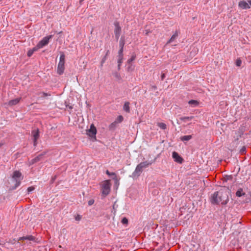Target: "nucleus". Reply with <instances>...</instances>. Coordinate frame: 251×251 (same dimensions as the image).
Segmentation results:
<instances>
[{"mask_svg": "<svg viewBox=\"0 0 251 251\" xmlns=\"http://www.w3.org/2000/svg\"><path fill=\"white\" fill-rule=\"evenodd\" d=\"M228 194V192L227 190L216 191L211 195L210 202L214 205H218L220 202L223 205H226L229 201Z\"/></svg>", "mask_w": 251, "mask_h": 251, "instance_id": "1", "label": "nucleus"}, {"mask_svg": "<svg viewBox=\"0 0 251 251\" xmlns=\"http://www.w3.org/2000/svg\"><path fill=\"white\" fill-rule=\"evenodd\" d=\"M153 162V161H152L150 162L146 161L141 162L136 166L135 170L132 174L131 176L133 178L138 177L140 176L143 170L151 165Z\"/></svg>", "mask_w": 251, "mask_h": 251, "instance_id": "2", "label": "nucleus"}, {"mask_svg": "<svg viewBox=\"0 0 251 251\" xmlns=\"http://www.w3.org/2000/svg\"><path fill=\"white\" fill-rule=\"evenodd\" d=\"M23 179L22 173L18 171H15L12 176V181L15 184L11 188V190L16 189L19 186L21 183V180Z\"/></svg>", "mask_w": 251, "mask_h": 251, "instance_id": "3", "label": "nucleus"}, {"mask_svg": "<svg viewBox=\"0 0 251 251\" xmlns=\"http://www.w3.org/2000/svg\"><path fill=\"white\" fill-rule=\"evenodd\" d=\"M111 184L109 180L103 181L101 184V196L105 198L110 191Z\"/></svg>", "mask_w": 251, "mask_h": 251, "instance_id": "4", "label": "nucleus"}, {"mask_svg": "<svg viewBox=\"0 0 251 251\" xmlns=\"http://www.w3.org/2000/svg\"><path fill=\"white\" fill-rule=\"evenodd\" d=\"M86 133L93 141L96 140L97 129L93 124L91 125L90 128L87 130Z\"/></svg>", "mask_w": 251, "mask_h": 251, "instance_id": "5", "label": "nucleus"}, {"mask_svg": "<svg viewBox=\"0 0 251 251\" xmlns=\"http://www.w3.org/2000/svg\"><path fill=\"white\" fill-rule=\"evenodd\" d=\"M31 135L33 137V146L36 147L37 145V140L40 137V131L38 128L31 131Z\"/></svg>", "mask_w": 251, "mask_h": 251, "instance_id": "6", "label": "nucleus"}, {"mask_svg": "<svg viewBox=\"0 0 251 251\" xmlns=\"http://www.w3.org/2000/svg\"><path fill=\"white\" fill-rule=\"evenodd\" d=\"M53 35H50L44 37L38 44V47H40L41 48L44 46L47 45L50 39H52Z\"/></svg>", "mask_w": 251, "mask_h": 251, "instance_id": "7", "label": "nucleus"}, {"mask_svg": "<svg viewBox=\"0 0 251 251\" xmlns=\"http://www.w3.org/2000/svg\"><path fill=\"white\" fill-rule=\"evenodd\" d=\"M172 157L174 159V161L178 163L181 164L184 161V159L182 157H181V156L176 151H174L173 152Z\"/></svg>", "mask_w": 251, "mask_h": 251, "instance_id": "8", "label": "nucleus"}, {"mask_svg": "<svg viewBox=\"0 0 251 251\" xmlns=\"http://www.w3.org/2000/svg\"><path fill=\"white\" fill-rule=\"evenodd\" d=\"M239 6L243 9H247L250 8L251 6L248 2L244 0L240 1L238 4Z\"/></svg>", "mask_w": 251, "mask_h": 251, "instance_id": "9", "label": "nucleus"}, {"mask_svg": "<svg viewBox=\"0 0 251 251\" xmlns=\"http://www.w3.org/2000/svg\"><path fill=\"white\" fill-rule=\"evenodd\" d=\"M45 154H46V152H44L40 153V154L37 155L36 157H35L34 158H33L31 160V163L33 164H34V163H37L38 161H40L42 159L43 156Z\"/></svg>", "mask_w": 251, "mask_h": 251, "instance_id": "10", "label": "nucleus"}, {"mask_svg": "<svg viewBox=\"0 0 251 251\" xmlns=\"http://www.w3.org/2000/svg\"><path fill=\"white\" fill-rule=\"evenodd\" d=\"M25 240L36 242V238L34 236L31 235H28L25 236L20 237L19 239V240L20 241Z\"/></svg>", "mask_w": 251, "mask_h": 251, "instance_id": "11", "label": "nucleus"}, {"mask_svg": "<svg viewBox=\"0 0 251 251\" xmlns=\"http://www.w3.org/2000/svg\"><path fill=\"white\" fill-rule=\"evenodd\" d=\"M178 33L177 31H176V32L174 33V34L172 36L171 38L168 41V42L166 43V45H168L173 41H174L178 37Z\"/></svg>", "mask_w": 251, "mask_h": 251, "instance_id": "12", "label": "nucleus"}, {"mask_svg": "<svg viewBox=\"0 0 251 251\" xmlns=\"http://www.w3.org/2000/svg\"><path fill=\"white\" fill-rule=\"evenodd\" d=\"M65 69V66L63 64H58L57 66V73L59 75L63 74Z\"/></svg>", "mask_w": 251, "mask_h": 251, "instance_id": "13", "label": "nucleus"}, {"mask_svg": "<svg viewBox=\"0 0 251 251\" xmlns=\"http://www.w3.org/2000/svg\"><path fill=\"white\" fill-rule=\"evenodd\" d=\"M21 98H16L12 100H10L8 102V105L9 106H13L18 104L20 101Z\"/></svg>", "mask_w": 251, "mask_h": 251, "instance_id": "14", "label": "nucleus"}, {"mask_svg": "<svg viewBox=\"0 0 251 251\" xmlns=\"http://www.w3.org/2000/svg\"><path fill=\"white\" fill-rule=\"evenodd\" d=\"M115 25V29L114 33L115 34H121V28L120 26L119 23L118 22H115L114 23Z\"/></svg>", "mask_w": 251, "mask_h": 251, "instance_id": "15", "label": "nucleus"}, {"mask_svg": "<svg viewBox=\"0 0 251 251\" xmlns=\"http://www.w3.org/2000/svg\"><path fill=\"white\" fill-rule=\"evenodd\" d=\"M192 138V136L191 135L183 136L180 137V140L183 141V142H185V141H188L191 140Z\"/></svg>", "mask_w": 251, "mask_h": 251, "instance_id": "16", "label": "nucleus"}, {"mask_svg": "<svg viewBox=\"0 0 251 251\" xmlns=\"http://www.w3.org/2000/svg\"><path fill=\"white\" fill-rule=\"evenodd\" d=\"M65 55L63 52H61L60 56L59 62L58 64L64 65L65 64Z\"/></svg>", "mask_w": 251, "mask_h": 251, "instance_id": "17", "label": "nucleus"}, {"mask_svg": "<svg viewBox=\"0 0 251 251\" xmlns=\"http://www.w3.org/2000/svg\"><path fill=\"white\" fill-rule=\"evenodd\" d=\"M130 103L128 101H126L123 106L124 110L127 112L129 113L130 112V107H129Z\"/></svg>", "mask_w": 251, "mask_h": 251, "instance_id": "18", "label": "nucleus"}, {"mask_svg": "<svg viewBox=\"0 0 251 251\" xmlns=\"http://www.w3.org/2000/svg\"><path fill=\"white\" fill-rule=\"evenodd\" d=\"M245 195V193L243 192V189L239 188L236 193V196L238 197Z\"/></svg>", "mask_w": 251, "mask_h": 251, "instance_id": "19", "label": "nucleus"}, {"mask_svg": "<svg viewBox=\"0 0 251 251\" xmlns=\"http://www.w3.org/2000/svg\"><path fill=\"white\" fill-rule=\"evenodd\" d=\"M117 126V121H114L109 126V129L111 130H114Z\"/></svg>", "mask_w": 251, "mask_h": 251, "instance_id": "20", "label": "nucleus"}, {"mask_svg": "<svg viewBox=\"0 0 251 251\" xmlns=\"http://www.w3.org/2000/svg\"><path fill=\"white\" fill-rule=\"evenodd\" d=\"M193 118V116H186L180 117L179 119L182 121L186 122L187 121L191 120Z\"/></svg>", "mask_w": 251, "mask_h": 251, "instance_id": "21", "label": "nucleus"}, {"mask_svg": "<svg viewBox=\"0 0 251 251\" xmlns=\"http://www.w3.org/2000/svg\"><path fill=\"white\" fill-rule=\"evenodd\" d=\"M125 44V39L124 37H122L120 39V42H119V46H120V49H123L124 50V47Z\"/></svg>", "mask_w": 251, "mask_h": 251, "instance_id": "22", "label": "nucleus"}, {"mask_svg": "<svg viewBox=\"0 0 251 251\" xmlns=\"http://www.w3.org/2000/svg\"><path fill=\"white\" fill-rule=\"evenodd\" d=\"M38 95L41 98H44L47 96H51V94L50 93L39 92L38 93Z\"/></svg>", "mask_w": 251, "mask_h": 251, "instance_id": "23", "label": "nucleus"}, {"mask_svg": "<svg viewBox=\"0 0 251 251\" xmlns=\"http://www.w3.org/2000/svg\"><path fill=\"white\" fill-rule=\"evenodd\" d=\"M157 126H159L162 129H165L167 128L166 125L164 123H158Z\"/></svg>", "mask_w": 251, "mask_h": 251, "instance_id": "24", "label": "nucleus"}, {"mask_svg": "<svg viewBox=\"0 0 251 251\" xmlns=\"http://www.w3.org/2000/svg\"><path fill=\"white\" fill-rule=\"evenodd\" d=\"M188 103L192 105L196 106L199 104V102L196 100H192L189 101Z\"/></svg>", "mask_w": 251, "mask_h": 251, "instance_id": "25", "label": "nucleus"}, {"mask_svg": "<svg viewBox=\"0 0 251 251\" xmlns=\"http://www.w3.org/2000/svg\"><path fill=\"white\" fill-rule=\"evenodd\" d=\"M65 104L66 108L68 109V111H69L70 112L72 110V109L73 108V106L68 104L66 101L65 102Z\"/></svg>", "mask_w": 251, "mask_h": 251, "instance_id": "26", "label": "nucleus"}, {"mask_svg": "<svg viewBox=\"0 0 251 251\" xmlns=\"http://www.w3.org/2000/svg\"><path fill=\"white\" fill-rule=\"evenodd\" d=\"M239 152L241 154H245L246 152V148L245 146H243L240 150Z\"/></svg>", "mask_w": 251, "mask_h": 251, "instance_id": "27", "label": "nucleus"}, {"mask_svg": "<svg viewBox=\"0 0 251 251\" xmlns=\"http://www.w3.org/2000/svg\"><path fill=\"white\" fill-rule=\"evenodd\" d=\"M123 120H124L123 117L122 115H120L117 117V118L116 119L115 121H117V124H118V123H121L123 121Z\"/></svg>", "mask_w": 251, "mask_h": 251, "instance_id": "28", "label": "nucleus"}, {"mask_svg": "<svg viewBox=\"0 0 251 251\" xmlns=\"http://www.w3.org/2000/svg\"><path fill=\"white\" fill-rule=\"evenodd\" d=\"M236 65L237 67H240L242 64V60L240 59V58H238L236 60L235 62Z\"/></svg>", "mask_w": 251, "mask_h": 251, "instance_id": "29", "label": "nucleus"}, {"mask_svg": "<svg viewBox=\"0 0 251 251\" xmlns=\"http://www.w3.org/2000/svg\"><path fill=\"white\" fill-rule=\"evenodd\" d=\"M123 49H120L118 51V57H121L123 58Z\"/></svg>", "mask_w": 251, "mask_h": 251, "instance_id": "30", "label": "nucleus"}, {"mask_svg": "<svg viewBox=\"0 0 251 251\" xmlns=\"http://www.w3.org/2000/svg\"><path fill=\"white\" fill-rule=\"evenodd\" d=\"M121 222L123 225L127 224L128 219L124 217L122 219Z\"/></svg>", "mask_w": 251, "mask_h": 251, "instance_id": "31", "label": "nucleus"}, {"mask_svg": "<svg viewBox=\"0 0 251 251\" xmlns=\"http://www.w3.org/2000/svg\"><path fill=\"white\" fill-rule=\"evenodd\" d=\"M135 59V55H132L131 57L127 60V63L130 64Z\"/></svg>", "mask_w": 251, "mask_h": 251, "instance_id": "32", "label": "nucleus"}, {"mask_svg": "<svg viewBox=\"0 0 251 251\" xmlns=\"http://www.w3.org/2000/svg\"><path fill=\"white\" fill-rule=\"evenodd\" d=\"M41 48L40 47H38V44L34 47L32 49H31L33 52L37 51L39 49H41Z\"/></svg>", "mask_w": 251, "mask_h": 251, "instance_id": "33", "label": "nucleus"}, {"mask_svg": "<svg viewBox=\"0 0 251 251\" xmlns=\"http://www.w3.org/2000/svg\"><path fill=\"white\" fill-rule=\"evenodd\" d=\"M107 57L106 56H103V57L102 58V59L101 61V63H100L101 66H103V64L105 62L106 60L107 59Z\"/></svg>", "mask_w": 251, "mask_h": 251, "instance_id": "34", "label": "nucleus"}, {"mask_svg": "<svg viewBox=\"0 0 251 251\" xmlns=\"http://www.w3.org/2000/svg\"><path fill=\"white\" fill-rule=\"evenodd\" d=\"M33 53L34 52L33 51V50H30L28 51L27 55L28 57H30L32 56Z\"/></svg>", "mask_w": 251, "mask_h": 251, "instance_id": "35", "label": "nucleus"}, {"mask_svg": "<svg viewBox=\"0 0 251 251\" xmlns=\"http://www.w3.org/2000/svg\"><path fill=\"white\" fill-rule=\"evenodd\" d=\"M123 58L121 57H118V64L120 65H121L122 62H123Z\"/></svg>", "mask_w": 251, "mask_h": 251, "instance_id": "36", "label": "nucleus"}, {"mask_svg": "<svg viewBox=\"0 0 251 251\" xmlns=\"http://www.w3.org/2000/svg\"><path fill=\"white\" fill-rule=\"evenodd\" d=\"M106 174L109 176H116L115 173H110L108 170L106 171Z\"/></svg>", "mask_w": 251, "mask_h": 251, "instance_id": "37", "label": "nucleus"}, {"mask_svg": "<svg viewBox=\"0 0 251 251\" xmlns=\"http://www.w3.org/2000/svg\"><path fill=\"white\" fill-rule=\"evenodd\" d=\"M81 217L82 216L80 215H77L75 217V220L76 221H79L81 220Z\"/></svg>", "mask_w": 251, "mask_h": 251, "instance_id": "38", "label": "nucleus"}, {"mask_svg": "<svg viewBox=\"0 0 251 251\" xmlns=\"http://www.w3.org/2000/svg\"><path fill=\"white\" fill-rule=\"evenodd\" d=\"M114 76H115V77H116V78H118V79H120V75H119V73H117V72H116V73H114Z\"/></svg>", "mask_w": 251, "mask_h": 251, "instance_id": "39", "label": "nucleus"}, {"mask_svg": "<svg viewBox=\"0 0 251 251\" xmlns=\"http://www.w3.org/2000/svg\"><path fill=\"white\" fill-rule=\"evenodd\" d=\"M151 90L155 91V90H156L157 89V86H155V85H152L151 87Z\"/></svg>", "mask_w": 251, "mask_h": 251, "instance_id": "40", "label": "nucleus"}, {"mask_svg": "<svg viewBox=\"0 0 251 251\" xmlns=\"http://www.w3.org/2000/svg\"><path fill=\"white\" fill-rule=\"evenodd\" d=\"M34 189V188L33 187H29L27 188V191L28 192H30L32 191Z\"/></svg>", "mask_w": 251, "mask_h": 251, "instance_id": "41", "label": "nucleus"}, {"mask_svg": "<svg viewBox=\"0 0 251 251\" xmlns=\"http://www.w3.org/2000/svg\"><path fill=\"white\" fill-rule=\"evenodd\" d=\"M94 201L93 200H91L88 201V205H91L94 203Z\"/></svg>", "mask_w": 251, "mask_h": 251, "instance_id": "42", "label": "nucleus"}, {"mask_svg": "<svg viewBox=\"0 0 251 251\" xmlns=\"http://www.w3.org/2000/svg\"><path fill=\"white\" fill-rule=\"evenodd\" d=\"M165 77V74L164 73L162 74L161 75V80H163Z\"/></svg>", "mask_w": 251, "mask_h": 251, "instance_id": "43", "label": "nucleus"}, {"mask_svg": "<svg viewBox=\"0 0 251 251\" xmlns=\"http://www.w3.org/2000/svg\"><path fill=\"white\" fill-rule=\"evenodd\" d=\"M232 178V176H226V179L227 180H230Z\"/></svg>", "mask_w": 251, "mask_h": 251, "instance_id": "44", "label": "nucleus"}, {"mask_svg": "<svg viewBox=\"0 0 251 251\" xmlns=\"http://www.w3.org/2000/svg\"><path fill=\"white\" fill-rule=\"evenodd\" d=\"M115 37H116V39L118 40L120 37V34H115Z\"/></svg>", "mask_w": 251, "mask_h": 251, "instance_id": "45", "label": "nucleus"}, {"mask_svg": "<svg viewBox=\"0 0 251 251\" xmlns=\"http://www.w3.org/2000/svg\"><path fill=\"white\" fill-rule=\"evenodd\" d=\"M110 53V51L109 50H108L106 52V54L104 56H106L107 57V56L108 55V54H109Z\"/></svg>", "mask_w": 251, "mask_h": 251, "instance_id": "46", "label": "nucleus"}, {"mask_svg": "<svg viewBox=\"0 0 251 251\" xmlns=\"http://www.w3.org/2000/svg\"><path fill=\"white\" fill-rule=\"evenodd\" d=\"M121 65H120L119 64H118V70H120V69H121Z\"/></svg>", "mask_w": 251, "mask_h": 251, "instance_id": "47", "label": "nucleus"}, {"mask_svg": "<svg viewBox=\"0 0 251 251\" xmlns=\"http://www.w3.org/2000/svg\"><path fill=\"white\" fill-rule=\"evenodd\" d=\"M248 3L251 6V0H248Z\"/></svg>", "mask_w": 251, "mask_h": 251, "instance_id": "48", "label": "nucleus"}, {"mask_svg": "<svg viewBox=\"0 0 251 251\" xmlns=\"http://www.w3.org/2000/svg\"><path fill=\"white\" fill-rule=\"evenodd\" d=\"M3 145V143H0V148H1V147Z\"/></svg>", "mask_w": 251, "mask_h": 251, "instance_id": "49", "label": "nucleus"}, {"mask_svg": "<svg viewBox=\"0 0 251 251\" xmlns=\"http://www.w3.org/2000/svg\"><path fill=\"white\" fill-rule=\"evenodd\" d=\"M83 0H79L80 3H81Z\"/></svg>", "mask_w": 251, "mask_h": 251, "instance_id": "50", "label": "nucleus"}, {"mask_svg": "<svg viewBox=\"0 0 251 251\" xmlns=\"http://www.w3.org/2000/svg\"><path fill=\"white\" fill-rule=\"evenodd\" d=\"M56 178V176H55L54 177H53V180L55 179Z\"/></svg>", "mask_w": 251, "mask_h": 251, "instance_id": "51", "label": "nucleus"}]
</instances>
